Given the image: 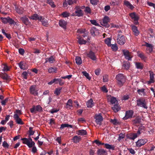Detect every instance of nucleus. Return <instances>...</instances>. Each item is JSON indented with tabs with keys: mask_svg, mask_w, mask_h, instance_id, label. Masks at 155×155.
<instances>
[{
	"mask_svg": "<svg viewBox=\"0 0 155 155\" xmlns=\"http://www.w3.org/2000/svg\"><path fill=\"white\" fill-rule=\"evenodd\" d=\"M8 98H7L5 100L2 101L1 103L3 105H5L6 104V103H7L8 101Z\"/></svg>",
	"mask_w": 155,
	"mask_h": 155,
	"instance_id": "obj_64",
	"label": "nucleus"
},
{
	"mask_svg": "<svg viewBox=\"0 0 155 155\" xmlns=\"http://www.w3.org/2000/svg\"><path fill=\"white\" fill-rule=\"evenodd\" d=\"M110 122L111 123L114 125H116L118 123V122L117 121V119H111Z\"/></svg>",
	"mask_w": 155,
	"mask_h": 155,
	"instance_id": "obj_55",
	"label": "nucleus"
},
{
	"mask_svg": "<svg viewBox=\"0 0 155 155\" xmlns=\"http://www.w3.org/2000/svg\"><path fill=\"white\" fill-rule=\"evenodd\" d=\"M115 78L118 86L121 87L124 85L126 82V77L123 74L120 73L116 75Z\"/></svg>",
	"mask_w": 155,
	"mask_h": 155,
	"instance_id": "obj_1",
	"label": "nucleus"
},
{
	"mask_svg": "<svg viewBox=\"0 0 155 155\" xmlns=\"http://www.w3.org/2000/svg\"><path fill=\"white\" fill-rule=\"evenodd\" d=\"M87 105L88 107H92L94 106V104L93 102V100L92 99H91L87 103Z\"/></svg>",
	"mask_w": 155,
	"mask_h": 155,
	"instance_id": "obj_30",
	"label": "nucleus"
},
{
	"mask_svg": "<svg viewBox=\"0 0 155 155\" xmlns=\"http://www.w3.org/2000/svg\"><path fill=\"white\" fill-rule=\"evenodd\" d=\"M136 66L137 69H142L143 68L142 64L140 62H137L136 64Z\"/></svg>",
	"mask_w": 155,
	"mask_h": 155,
	"instance_id": "obj_49",
	"label": "nucleus"
},
{
	"mask_svg": "<svg viewBox=\"0 0 155 155\" xmlns=\"http://www.w3.org/2000/svg\"><path fill=\"white\" fill-rule=\"evenodd\" d=\"M29 18L31 19L35 20H41L42 19V16H39L37 14L35 13L33 14L31 16L29 17Z\"/></svg>",
	"mask_w": 155,
	"mask_h": 155,
	"instance_id": "obj_14",
	"label": "nucleus"
},
{
	"mask_svg": "<svg viewBox=\"0 0 155 155\" xmlns=\"http://www.w3.org/2000/svg\"><path fill=\"white\" fill-rule=\"evenodd\" d=\"M95 122L97 124L101 125L103 121V118L100 114H96L94 117Z\"/></svg>",
	"mask_w": 155,
	"mask_h": 155,
	"instance_id": "obj_5",
	"label": "nucleus"
},
{
	"mask_svg": "<svg viewBox=\"0 0 155 155\" xmlns=\"http://www.w3.org/2000/svg\"><path fill=\"white\" fill-rule=\"evenodd\" d=\"M13 117L15 120L16 123L18 124L23 125L24 122L22 121V120L17 114H14Z\"/></svg>",
	"mask_w": 155,
	"mask_h": 155,
	"instance_id": "obj_17",
	"label": "nucleus"
},
{
	"mask_svg": "<svg viewBox=\"0 0 155 155\" xmlns=\"http://www.w3.org/2000/svg\"><path fill=\"white\" fill-rule=\"evenodd\" d=\"M18 65L20 68L23 70L27 69V68L26 66V63L23 61H21L18 63Z\"/></svg>",
	"mask_w": 155,
	"mask_h": 155,
	"instance_id": "obj_25",
	"label": "nucleus"
},
{
	"mask_svg": "<svg viewBox=\"0 0 155 155\" xmlns=\"http://www.w3.org/2000/svg\"><path fill=\"white\" fill-rule=\"evenodd\" d=\"M74 9L75 10V11L71 14V16L78 17H82L83 16L84 12L81 9L79 6H76Z\"/></svg>",
	"mask_w": 155,
	"mask_h": 155,
	"instance_id": "obj_2",
	"label": "nucleus"
},
{
	"mask_svg": "<svg viewBox=\"0 0 155 155\" xmlns=\"http://www.w3.org/2000/svg\"><path fill=\"white\" fill-rule=\"evenodd\" d=\"M55 57L53 56H51L49 58H48V62L50 63H53L55 61Z\"/></svg>",
	"mask_w": 155,
	"mask_h": 155,
	"instance_id": "obj_41",
	"label": "nucleus"
},
{
	"mask_svg": "<svg viewBox=\"0 0 155 155\" xmlns=\"http://www.w3.org/2000/svg\"><path fill=\"white\" fill-rule=\"evenodd\" d=\"M132 121L133 124H140L141 121V118L140 116H137Z\"/></svg>",
	"mask_w": 155,
	"mask_h": 155,
	"instance_id": "obj_27",
	"label": "nucleus"
},
{
	"mask_svg": "<svg viewBox=\"0 0 155 155\" xmlns=\"http://www.w3.org/2000/svg\"><path fill=\"white\" fill-rule=\"evenodd\" d=\"M84 11L87 14H90L91 13V9L88 6L86 7L84 10Z\"/></svg>",
	"mask_w": 155,
	"mask_h": 155,
	"instance_id": "obj_44",
	"label": "nucleus"
},
{
	"mask_svg": "<svg viewBox=\"0 0 155 155\" xmlns=\"http://www.w3.org/2000/svg\"><path fill=\"white\" fill-rule=\"evenodd\" d=\"M23 141L22 143L24 144H26L29 148L32 147V144H30L28 139L26 138H23L21 139Z\"/></svg>",
	"mask_w": 155,
	"mask_h": 155,
	"instance_id": "obj_21",
	"label": "nucleus"
},
{
	"mask_svg": "<svg viewBox=\"0 0 155 155\" xmlns=\"http://www.w3.org/2000/svg\"><path fill=\"white\" fill-rule=\"evenodd\" d=\"M131 27L132 28V29L134 33L135 36H137L139 34V32L137 29V27L134 25H131Z\"/></svg>",
	"mask_w": 155,
	"mask_h": 155,
	"instance_id": "obj_22",
	"label": "nucleus"
},
{
	"mask_svg": "<svg viewBox=\"0 0 155 155\" xmlns=\"http://www.w3.org/2000/svg\"><path fill=\"white\" fill-rule=\"evenodd\" d=\"M30 93L34 96H37L38 94V90L36 88V85H34L31 86L29 88Z\"/></svg>",
	"mask_w": 155,
	"mask_h": 155,
	"instance_id": "obj_6",
	"label": "nucleus"
},
{
	"mask_svg": "<svg viewBox=\"0 0 155 155\" xmlns=\"http://www.w3.org/2000/svg\"><path fill=\"white\" fill-rule=\"evenodd\" d=\"M62 89V87L56 88L54 92V94L57 95H59L61 93V91Z\"/></svg>",
	"mask_w": 155,
	"mask_h": 155,
	"instance_id": "obj_42",
	"label": "nucleus"
},
{
	"mask_svg": "<svg viewBox=\"0 0 155 155\" xmlns=\"http://www.w3.org/2000/svg\"><path fill=\"white\" fill-rule=\"evenodd\" d=\"M134 112L133 110H130L127 111L125 113V117H123L124 120H127L129 118H131L133 115Z\"/></svg>",
	"mask_w": 155,
	"mask_h": 155,
	"instance_id": "obj_11",
	"label": "nucleus"
},
{
	"mask_svg": "<svg viewBox=\"0 0 155 155\" xmlns=\"http://www.w3.org/2000/svg\"><path fill=\"white\" fill-rule=\"evenodd\" d=\"M14 113H15L14 114H17L18 116H19L22 114L21 110H16Z\"/></svg>",
	"mask_w": 155,
	"mask_h": 155,
	"instance_id": "obj_57",
	"label": "nucleus"
},
{
	"mask_svg": "<svg viewBox=\"0 0 155 155\" xmlns=\"http://www.w3.org/2000/svg\"><path fill=\"white\" fill-rule=\"evenodd\" d=\"M4 24H6L8 23V17L7 18L0 17V18Z\"/></svg>",
	"mask_w": 155,
	"mask_h": 155,
	"instance_id": "obj_50",
	"label": "nucleus"
},
{
	"mask_svg": "<svg viewBox=\"0 0 155 155\" xmlns=\"http://www.w3.org/2000/svg\"><path fill=\"white\" fill-rule=\"evenodd\" d=\"M20 19L22 22L26 25H29L31 24L30 22L29 21L28 19L26 16H25L21 17Z\"/></svg>",
	"mask_w": 155,
	"mask_h": 155,
	"instance_id": "obj_18",
	"label": "nucleus"
},
{
	"mask_svg": "<svg viewBox=\"0 0 155 155\" xmlns=\"http://www.w3.org/2000/svg\"><path fill=\"white\" fill-rule=\"evenodd\" d=\"M106 153V151L103 149L98 150L97 152V154L99 155H105Z\"/></svg>",
	"mask_w": 155,
	"mask_h": 155,
	"instance_id": "obj_32",
	"label": "nucleus"
},
{
	"mask_svg": "<svg viewBox=\"0 0 155 155\" xmlns=\"http://www.w3.org/2000/svg\"><path fill=\"white\" fill-rule=\"evenodd\" d=\"M145 44L144 45L146 46L147 47L146 49V50L147 51V53L148 54L151 53L153 51V46L152 44H149L146 42H145Z\"/></svg>",
	"mask_w": 155,
	"mask_h": 155,
	"instance_id": "obj_13",
	"label": "nucleus"
},
{
	"mask_svg": "<svg viewBox=\"0 0 155 155\" xmlns=\"http://www.w3.org/2000/svg\"><path fill=\"white\" fill-rule=\"evenodd\" d=\"M33 129V127H29V130L28 131L29 137H30L31 136L33 135L34 134L35 132L32 130Z\"/></svg>",
	"mask_w": 155,
	"mask_h": 155,
	"instance_id": "obj_39",
	"label": "nucleus"
},
{
	"mask_svg": "<svg viewBox=\"0 0 155 155\" xmlns=\"http://www.w3.org/2000/svg\"><path fill=\"white\" fill-rule=\"evenodd\" d=\"M57 71V68L56 67H50L48 69L49 73H56Z\"/></svg>",
	"mask_w": 155,
	"mask_h": 155,
	"instance_id": "obj_29",
	"label": "nucleus"
},
{
	"mask_svg": "<svg viewBox=\"0 0 155 155\" xmlns=\"http://www.w3.org/2000/svg\"><path fill=\"white\" fill-rule=\"evenodd\" d=\"M123 52L124 55L125 56V58L129 61H131V59L133 57L131 53L130 52L128 51L124 50H123Z\"/></svg>",
	"mask_w": 155,
	"mask_h": 155,
	"instance_id": "obj_8",
	"label": "nucleus"
},
{
	"mask_svg": "<svg viewBox=\"0 0 155 155\" xmlns=\"http://www.w3.org/2000/svg\"><path fill=\"white\" fill-rule=\"evenodd\" d=\"M2 146L5 148H8L9 145L5 141H4L2 143Z\"/></svg>",
	"mask_w": 155,
	"mask_h": 155,
	"instance_id": "obj_59",
	"label": "nucleus"
},
{
	"mask_svg": "<svg viewBox=\"0 0 155 155\" xmlns=\"http://www.w3.org/2000/svg\"><path fill=\"white\" fill-rule=\"evenodd\" d=\"M90 21L91 23L94 25L97 26L99 25L98 23L96 21L94 20H90Z\"/></svg>",
	"mask_w": 155,
	"mask_h": 155,
	"instance_id": "obj_63",
	"label": "nucleus"
},
{
	"mask_svg": "<svg viewBox=\"0 0 155 155\" xmlns=\"http://www.w3.org/2000/svg\"><path fill=\"white\" fill-rule=\"evenodd\" d=\"M78 132L77 134H78V135L83 136L87 134V132L86 130H78Z\"/></svg>",
	"mask_w": 155,
	"mask_h": 155,
	"instance_id": "obj_35",
	"label": "nucleus"
},
{
	"mask_svg": "<svg viewBox=\"0 0 155 155\" xmlns=\"http://www.w3.org/2000/svg\"><path fill=\"white\" fill-rule=\"evenodd\" d=\"M29 137L28 139L30 144H32V147L33 146H35V143L34 141H32L31 138V137Z\"/></svg>",
	"mask_w": 155,
	"mask_h": 155,
	"instance_id": "obj_60",
	"label": "nucleus"
},
{
	"mask_svg": "<svg viewBox=\"0 0 155 155\" xmlns=\"http://www.w3.org/2000/svg\"><path fill=\"white\" fill-rule=\"evenodd\" d=\"M144 90L145 89L143 88H142L141 89H138L137 90V92L138 93V94L140 95L141 94V93L144 94Z\"/></svg>",
	"mask_w": 155,
	"mask_h": 155,
	"instance_id": "obj_62",
	"label": "nucleus"
},
{
	"mask_svg": "<svg viewBox=\"0 0 155 155\" xmlns=\"http://www.w3.org/2000/svg\"><path fill=\"white\" fill-rule=\"evenodd\" d=\"M110 21V19L107 16H105L103 19L102 23V25L108 28L109 27L110 25L108 24V22Z\"/></svg>",
	"mask_w": 155,
	"mask_h": 155,
	"instance_id": "obj_12",
	"label": "nucleus"
},
{
	"mask_svg": "<svg viewBox=\"0 0 155 155\" xmlns=\"http://www.w3.org/2000/svg\"><path fill=\"white\" fill-rule=\"evenodd\" d=\"M31 113H36V112H41L42 110V108L40 105L36 106H33L32 108L30 109Z\"/></svg>",
	"mask_w": 155,
	"mask_h": 155,
	"instance_id": "obj_4",
	"label": "nucleus"
},
{
	"mask_svg": "<svg viewBox=\"0 0 155 155\" xmlns=\"http://www.w3.org/2000/svg\"><path fill=\"white\" fill-rule=\"evenodd\" d=\"M47 3L50 5L52 8H54L56 6L52 0H47Z\"/></svg>",
	"mask_w": 155,
	"mask_h": 155,
	"instance_id": "obj_47",
	"label": "nucleus"
},
{
	"mask_svg": "<svg viewBox=\"0 0 155 155\" xmlns=\"http://www.w3.org/2000/svg\"><path fill=\"white\" fill-rule=\"evenodd\" d=\"M0 77L4 80H7L9 79V76L7 74L5 73L1 74Z\"/></svg>",
	"mask_w": 155,
	"mask_h": 155,
	"instance_id": "obj_37",
	"label": "nucleus"
},
{
	"mask_svg": "<svg viewBox=\"0 0 155 155\" xmlns=\"http://www.w3.org/2000/svg\"><path fill=\"white\" fill-rule=\"evenodd\" d=\"M87 55L88 57L93 61H95L97 59L95 53L92 51H90L87 54Z\"/></svg>",
	"mask_w": 155,
	"mask_h": 155,
	"instance_id": "obj_15",
	"label": "nucleus"
},
{
	"mask_svg": "<svg viewBox=\"0 0 155 155\" xmlns=\"http://www.w3.org/2000/svg\"><path fill=\"white\" fill-rule=\"evenodd\" d=\"M111 39L110 38H108L104 40L105 43L108 47H110L111 45Z\"/></svg>",
	"mask_w": 155,
	"mask_h": 155,
	"instance_id": "obj_38",
	"label": "nucleus"
},
{
	"mask_svg": "<svg viewBox=\"0 0 155 155\" xmlns=\"http://www.w3.org/2000/svg\"><path fill=\"white\" fill-rule=\"evenodd\" d=\"M76 63L78 65H80L82 63L81 58L78 56H77L75 58Z\"/></svg>",
	"mask_w": 155,
	"mask_h": 155,
	"instance_id": "obj_40",
	"label": "nucleus"
},
{
	"mask_svg": "<svg viewBox=\"0 0 155 155\" xmlns=\"http://www.w3.org/2000/svg\"><path fill=\"white\" fill-rule=\"evenodd\" d=\"M28 75V73L26 71H23L21 74V76L25 79H27V76Z\"/></svg>",
	"mask_w": 155,
	"mask_h": 155,
	"instance_id": "obj_53",
	"label": "nucleus"
},
{
	"mask_svg": "<svg viewBox=\"0 0 155 155\" xmlns=\"http://www.w3.org/2000/svg\"><path fill=\"white\" fill-rule=\"evenodd\" d=\"M137 105L138 106L147 109V107L146 105V103L145 100H142L140 98L137 100Z\"/></svg>",
	"mask_w": 155,
	"mask_h": 155,
	"instance_id": "obj_3",
	"label": "nucleus"
},
{
	"mask_svg": "<svg viewBox=\"0 0 155 155\" xmlns=\"http://www.w3.org/2000/svg\"><path fill=\"white\" fill-rule=\"evenodd\" d=\"M39 21H41L42 22V24L44 26L46 27H48V23L47 20L42 18L41 20H39Z\"/></svg>",
	"mask_w": 155,
	"mask_h": 155,
	"instance_id": "obj_34",
	"label": "nucleus"
},
{
	"mask_svg": "<svg viewBox=\"0 0 155 155\" xmlns=\"http://www.w3.org/2000/svg\"><path fill=\"white\" fill-rule=\"evenodd\" d=\"M108 76L107 75H105L103 77V81L104 82H106L108 81Z\"/></svg>",
	"mask_w": 155,
	"mask_h": 155,
	"instance_id": "obj_58",
	"label": "nucleus"
},
{
	"mask_svg": "<svg viewBox=\"0 0 155 155\" xmlns=\"http://www.w3.org/2000/svg\"><path fill=\"white\" fill-rule=\"evenodd\" d=\"M82 73L89 80H90L91 78L89 77V74L87 73L86 71L82 72Z\"/></svg>",
	"mask_w": 155,
	"mask_h": 155,
	"instance_id": "obj_54",
	"label": "nucleus"
},
{
	"mask_svg": "<svg viewBox=\"0 0 155 155\" xmlns=\"http://www.w3.org/2000/svg\"><path fill=\"white\" fill-rule=\"evenodd\" d=\"M61 15L64 18H66L70 16V13L66 11L64 12L61 13Z\"/></svg>",
	"mask_w": 155,
	"mask_h": 155,
	"instance_id": "obj_48",
	"label": "nucleus"
},
{
	"mask_svg": "<svg viewBox=\"0 0 155 155\" xmlns=\"http://www.w3.org/2000/svg\"><path fill=\"white\" fill-rule=\"evenodd\" d=\"M147 142V140L144 139L138 140L136 142V146L137 147H140L144 145Z\"/></svg>",
	"mask_w": 155,
	"mask_h": 155,
	"instance_id": "obj_10",
	"label": "nucleus"
},
{
	"mask_svg": "<svg viewBox=\"0 0 155 155\" xmlns=\"http://www.w3.org/2000/svg\"><path fill=\"white\" fill-rule=\"evenodd\" d=\"M130 16L133 20L134 21V24L135 25H137L139 24L138 22V20L139 18V16L137 15L135 13L133 12L130 14Z\"/></svg>",
	"mask_w": 155,
	"mask_h": 155,
	"instance_id": "obj_9",
	"label": "nucleus"
},
{
	"mask_svg": "<svg viewBox=\"0 0 155 155\" xmlns=\"http://www.w3.org/2000/svg\"><path fill=\"white\" fill-rule=\"evenodd\" d=\"M138 56L141 59L144 60V61H146L147 59V57L143 53H142L138 54Z\"/></svg>",
	"mask_w": 155,
	"mask_h": 155,
	"instance_id": "obj_43",
	"label": "nucleus"
},
{
	"mask_svg": "<svg viewBox=\"0 0 155 155\" xmlns=\"http://www.w3.org/2000/svg\"><path fill=\"white\" fill-rule=\"evenodd\" d=\"M97 31L98 30L95 27L92 28L90 30L91 33L93 36H95V33L97 32Z\"/></svg>",
	"mask_w": 155,
	"mask_h": 155,
	"instance_id": "obj_31",
	"label": "nucleus"
},
{
	"mask_svg": "<svg viewBox=\"0 0 155 155\" xmlns=\"http://www.w3.org/2000/svg\"><path fill=\"white\" fill-rule=\"evenodd\" d=\"M2 33L5 35L6 38L9 39L11 38V36L10 34H8L6 33L4 29L2 30Z\"/></svg>",
	"mask_w": 155,
	"mask_h": 155,
	"instance_id": "obj_46",
	"label": "nucleus"
},
{
	"mask_svg": "<svg viewBox=\"0 0 155 155\" xmlns=\"http://www.w3.org/2000/svg\"><path fill=\"white\" fill-rule=\"evenodd\" d=\"M110 102L112 104H118V102L116 98L114 97H112L110 99Z\"/></svg>",
	"mask_w": 155,
	"mask_h": 155,
	"instance_id": "obj_51",
	"label": "nucleus"
},
{
	"mask_svg": "<svg viewBox=\"0 0 155 155\" xmlns=\"http://www.w3.org/2000/svg\"><path fill=\"white\" fill-rule=\"evenodd\" d=\"M72 107V100L71 99H69L66 103L65 107L68 109H71Z\"/></svg>",
	"mask_w": 155,
	"mask_h": 155,
	"instance_id": "obj_23",
	"label": "nucleus"
},
{
	"mask_svg": "<svg viewBox=\"0 0 155 155\" xmlns=\"http://www.w3.org/2000/svg\"><path fill=\"white\" fill-rule=\"evenodd\" d=\"M59 26L63 29H65L66 28L67 22L63 20H59L58 22Z\"/></svg>",
	"mask_w": 155,
	"mask_h": 155,
	"instance_id": "obj_19",
	"label": "nucleus"
},
{
	"mask_svg": "<svg viewBox=\"0 0 155 155\" xmlns=\"http://www.w3.org/2000/svg\"><path fill=\"white\" fill-rule=\"evenodd\" d=\"M112 109L114 112L116 113L120 110V107L119 105L118 104L116 103V104H114L113 106L112 107Z\"/></svg>",
	"mask_w": 155,
	"mask_h": 155,
	"instance_id": "obj_24",
	"label": "nucleus"
},
{
	"mask_svg": "<svg viewBox=\"0 0 155 155\" xmlns=\"http://www.w3.org/2000/svg\"><path fill=\"white\" fill-rule=\"evenodd\" d=\"M130 67V63L129 62L125 61L124 62L122 65V68L126 70H127L129 69Z\"/></svg>",
	"mask_w": 155,
	"mask_h": 155,
	"instance_id": "obj_26",
	"label": "nucleus"
},
{
	"mask_svg": "<svg viewBox=\"0 0 155 155\" xmlns=\"http://www.w3.org/2000/svg\"><path fill=\"white\" fill-rule=\"evenodd\" d=\"M8 23L10 25H13L14 23V20L12 18H10L9 17H8Z\"/></svg>",
	"mask_w": 155,
	"mask_h": 155,
	"instance_id": "obj_56",
	"label": "nucleus"
},
{
	"mask_svg": "<svg viewBox=\"0 0 155 155\" xmlns=\"http://www.w3.org/2000/svg\"><path fill=\"white\" fill-rule=\"evenodd\" d=\"M59 109H52L49 111V112L51 113V114H53L54 113L57 112L58 111H59Z\"/></svg>",
	"mask_w": 155,
	"mask_h": 155,
	"instance_id": "obj_61",
	"label": "nucleus"
},
{
	"mask_svg": "<svg viewBox=\"0 0 155 155\" xmlns=\"http://www.w3.org/2000/svg\"><path fill=\"white\" fill-rule=\"evenodd\" d=\"M81 140V137L80 136H74L72 140H73V142L76 143H79Z\"/></svg>",
	"mask_w": 155,
	"mask_h": 155,
	"instance_id": "obj_28",
	"label": "nucleus"
},
{
	"mask_svg": "<svg viewBox=\"0 0 155 155\" xmlns=\"http://www.w3.org/2000/svg\"><path fill=\"white\" fill-rule=\"evenodd\" d=\"M117 42L119 45H123L125 42V39L124 35L120 34H118Z\"/></svg>",
	"mask_w": 155,
	"mask_h": 155,
	"instance_id": "obj_7",
	"label": "nucleus"
},
{
	"mask_svg": "<svg viewBox=\"0 0 155 155\" xmlns=\"http://www.w3.org/2000/svg\"><path fill=\"white\" fill-rule=\"evenodd\" d=\"M105 147L107 149H111L114 150L115 149V147L114 145H110L107 143L105 144Z\"/></svg>",
	"mask_w": 155,
	"mask_h": 155,
	"instance_id": "obj_36",
	"label": "nucleus"
},
{
	"mask_svg": "<svg viewBox=\"0 0 155 155\" xmlns=\"http://www.w3.org/2000/svg\"><path fill=\"white\" fill-rule=\"evenodd\" d=\"M77 38L78 39V42L80 45L85 44L87 42L86 40L82 39L81 38L80 36L77 37Z\"/></svg>",
	"mask_w": 155,
	"mask_h": 155,
	"instance_id": "obj_33",
	"label": "nucleus"
},
{
	"mask_svg": "<svg viewBox=\"0 0 155 155\" xmlns=\"http://www.w3.org/2000/svg\"><path fill=\"white\" fill-rule=\"evenodd\" d=\"M125 137V136L124 134H123L122 133H120L119 134L118 139V141H120L122 139L124 138Z\"/></svg>",
	"mask_w": 155,
	"mask_h": 155,
	"instance_id": "obj_52",
	"label": "nucleus"
},
{
	"mask_svg": "<svg viewBox=\"0 0 155 155\" xmlns=\"http://www.w3.org/2000/svg\"><path fill=\"white\" fill-rule=\"evenodd\" d=\"M126 137L127 139L134 140L137 137V135L136 134H135L134 133H131L128 134Z\"/></svg>",
	"mask_w": 155,
	"mask_h": 155,
	"instance_id": "obj_20",
	"label": "nucleus"
},
{
	"mask_svg": "<svg viewBox=\"0 0 155 155\" xmlns=\"http://www.w3.org/2000/svg\"><path fill=\"white\" fill-rule=\"evenodd\" d=\"M110 47H111L112 50L114 51H115L118 49V47L116 44H111Z\"/></svg>",
	"mask_w": 155,
	"mask_h": 155,
	"instance_id": "obj_45",
	"label": "nucleus"
},
{
	"mask_svg": "<svg viewBox=\"0 0 155 155\" xmlns=\"http://www.w3.org/2000/svg\"><path fill=\"white\" fill-rule=\"evenodd\" d=\"M149 72L150 74V80L147 83L148 84H150L151 83H154L155 82L154 80V74L153 72L151 71H149Z\"/></svg>",
	"mask_w": 155,
	"mask_h": 155,
	"instance_id": "obj_16",
	"label": "nucleus"
}]
</instances>
